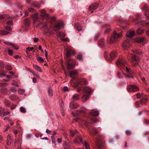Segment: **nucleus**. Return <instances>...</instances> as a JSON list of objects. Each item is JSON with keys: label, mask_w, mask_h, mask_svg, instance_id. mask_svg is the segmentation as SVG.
<instances>
[{"label": "nucleus", "mask_w": 149, "mask_h": 149, "mask_svg": "<svg viewBox=\"0 0 149 149\" xmlns=\"http://www.w3.org/2000/svg\"><path fill=\"white\" fill-rule=\"evenodd\" d=\"M122 36V34L121 33H118L115 32L110 38V40H109V43L110 44L115 43L117 42L118 39Z\"/></svg>", "instance_id": "obj_1"}, {"label": "nucleus", "mask_w": 149, "mask_h": 149, "mask_svg": "<svg viewBox=\"0 0 149 149\" xmlns=\"http://www.w3.org/2000/svg\"><path fill=\"white\" fill-rule=\"evenodd\" d=\"M126 62L123 56L120 57L116 62V64L118 67H123L125 66Z\"/></svg>", "instance_id": "obj_2"}, {"label": "nucleus", "mask_w": 149, "mask_h": 149, "mask_svg": "<svg viewBox=\"0 0 149 149\" xmlns=\"http://www.w3.org/2000/svg\"><path fill=\"white\" fill-rule=\"evenodd\" d=\"M139 60V58L135 55L132 54L131 61L132 65L134 66L136 65Z\"/></svg>", "instance_id": "obj_3"}, {"label": "nucleus", "mask_w": 149, "mask_h": 149, "mask_svg": "<svg viewBox=\"0 0 149 149\" xmlns=\"http://www.w3.org/2000/svg\"><path fill=\"white\" fill-rule=\"evenodd\" d=\"M76 64L75 61L72 59L69 60L67 62V67L68 69H73L74 67Z\"/></svg>", "instance_id": "obj_4"}, {"label": "nucleus", "mask_w": 149, "mask_h": 149, "mask_svg": "<svg viewBox=\"0 0 149 149\" xmlns=\"http://www.w3.org/2000/svg\"><path fill=\"white\" fill-rule=\"evenodd\" d=\"M127 91L129 92H135L139 90V88L136 85H129L127 87Z\"/></svg>", "instance_id": "obj_5"}, {"label": "nucleus", "mask_w": 149, "mask_h": 149, "mask_svg": "<svg viewBox=\"0 0 149 149\" xmlns=\"http://www.w3.org/2000/svg\"><path fill=\"white\" fill-rule=\"evenodd\" d=\"M86 110V109L85 107H82L81 108V109L79 111H76L75 113L72 112V113L74 116H75L76 115L78 116L80 115L82 113H84Z\"/></svg>", "instance_id": "obj_6"}, {"label": "nucleus", "mask_w": 149, "mask_h": 149, "mask_svg": "<svg viewBox=\"0 0 149 149\" xmlns=\"http://www.w3.org/2000/svg\"><path fill=\"white\" fill-rule=\"evenodd\" d=\"M63 26V24L62 22H58L56 24L53 28V29L55 31L59 30L61 27Z\"/></svg>", "instance_id": "obj_7"}, {"label": "nucleus", "mask_w": 149, "mask_h": 149, "mask_svg": "<svg viewBox=\"0 0 149 149\" xmlns=\"http://www.w3.org/2000/svg\"><path fill=\"white\" fill-rule=\"evenodd\" d=\"M143 11H145V14L147 17H149V7L146 4L144 5L143 7Z\"/></svg>", "instance_id": "obj_8"}, {"label": "nucleus", "mask_w": 149, "mask_h": 149, "mask_svg": "<svg viewBox=\"0 0 149 149\" xmlns=\"http://www.w3.org/2000/svg\"><path fill=\"white\" fill-rule=\"evenodd\" d=\"M96 119L95 118H89L86 122L85 121L84 122V123L86 125H87V123H89L91 124H93V123H95L96 122Z\"/></svg>", "instance_id": "obj_9"}, {"label": "nucleus", "mask_w": 149, "mask_h": 149, "mask_svg": "<svg viewBox=\"0 0 149 149\" xmlns=\"http://www.w3.org/2000/svg\"><path fill=\"white\" fill-rule=\"evenodd\" d=\"M74 142L75 144H79L81 143L83 144L82 139L81 138L80 136H78L74 140Z\"/></svg>", "instance_id": "obj_10"}, {"label": "nucleus", "mask_w": 149, "mask_h": 149, "mask_svg": "<svg viewBox=\"0 0 149 149\" xmlns=\"http://www.w3.org/2000/svg\"><path fill=\"white\" fill-rule=\"evenodd\" d=\"M41 13V16L42 17H46L47 19L49 18V15L46 13L45 11V10L42 9L40 10Z\"/></svg>", "instance_id": "obj_11"}, {"label": "nucleus", "mask_w": 149, "mask_h": 149, "mask_svg": "<svg viewBox=\"0 0 149 149\" xmlns=\"http://www.w3.org/2000/svg\"><path fill=\"white\" fill-rule=\"evenodd\" d=\"M7 144L8 145H10L13 142V140L10 134H8L7 137Z\"/></svg>", "instance_id": "obj_12"}, {"label": "nucleus", "mask_w": 149, "mask_h": 149, "mask_svg": "<svg viewBox=\"0 0 149 149\" xmlns=\"http://www.w3.org/2000/svg\"><path fill=\"white\" fill-rule=\"evenodd\" d=\"M79 106L77 103L72 102L70 104L69 107L70 108L72 109H76Z\"/></svg>", "instance_id": "obj_13"}, {"label": "nucleus", "mask_w": 149, "mask_h": 149, "mask_svg": "<svg viewBox=\"0 0 149 149\" xmlns=\"http://www.w3.org/2000/svg\"><path fill=\"white\" fill-rule=\"evenodd\" d=\"M98 6V3H95L91 5L89 7V10L92 11L96 9Z\"/></svg>", "instance_id": "obj_14"}, {"label": "nucleus", "mask_w": 149, "mask_h": 149, "mask_svg": "<svg viewBox=\"0 0 149 149\" xmlns=\"http://www.w3.org/2000/svg\"><path fill=\"white\" fill-rule=\"evenodd\" d=\"M38 14L37 13H35L34 14H33L32 15V17L33 18V19L34 21V23H37V20L38 19Z\"/></svg>", "instance_id": "obj_15"}, {"label": "nucleus", "mask_w": 149, "mask_h": 149, "mask_svg": "<svg viewBox=\"0 0 149 149\" xmlns=\"http://www.w3.org/2000/svg\"><path fill=\"white\" fill-rule=\"evenodd\" d=\"M134 33L135 32L134 31L130 30L127 33L126 35L127 37L131 38L134 36Z\"/></svg>", "instance_id": "obj_16"}, {"label": "nucleus", "mask_w": 149, "mask_h": 149, "mask_svg": "<svg viewBox=\"0 0 149 149\" xmlns=\"http://www.w3.org/2000/svg\"><path fill=\"white\" fill-rule=\"evenodd\" d=\"M84 92L86 93L87 94H91V88L89 87H86L84 89Z\"/></svg>", "instance_id": "obj_17"}, {"label": "nucleus", "mask_w": 149, "mask_h": 149, "mask_svg": "<svg viewBox=\"0 0 149 149\" xmlns=\"http://www.w3.org/2000/svg\"><path fill=\"white\" fill-rule=\"evenodd\" d=\"M129 43L126 40L124 41L122 45V47L124 49H126L129 47Z\"/></svg>", "instance_id": "obj_18"}, {"label": "nucleus", "mask_w": 149, "mask_h": 149, "mask_svg": "<svg viewBox=\"0 0 149 149\" xmlns=\"http://www.w3.org/2000/svg\"><path fill=\"white\" fill-rule=\"evenodd\" d=\"M74 52L72 50H69L67 51V53L66 54V57L67 58H68L71 55L74 54Z\"/></svg>", "instance_id": "obj_19"}, {"label": "nucleus", "mask_w": 149, "mask_h": 149, "mask_svg": "<svg viewBox=\"0 0 149 149\" xmlns=\"http://www.w3.org/2000/svg\"><path fill=\"white\" fill-rule=\"evenodd\" d=\"M10 17L9 15L6 14H4L3 15H0V19H3L6 20Z\"/></svg>", "instance_id": "obj_20"}, {"label": "nucleus", "mask_w": 149, "mask_h": 149, "mask_svg": "<svg viewBox=\"0 0 149 149\" xmlns=\"http://www.w3.org/2000/svg\"><path fill=\"white\" fill-rule=\"evenodd\" d=\"M89 98V96L87 95H84L82 98V100L84 102H85L87 101V100Z\"/></svg>", "instance_id": "obj_21"}, {"label": "nucleus", "mask_w": 149, "mask_h": 149, "mask_svg": "<svg viewBox=\"0 0 149 149\" xmlns=\"http://www.w3.org/2000/svg\"><path fill=\"white\" fill-rule=\"evenodd\" d=\"M89 133L91 135H94L97 133V131L96 129L93 128L91 130L89 131Z\"/></svg>", "instance_id": "obj_22"}, {"label": "nucleus", "mask_w": 149, "mask_h": 149, "mask_svg": "<svg viewBox=\"0 0 149 149\" xmlns=\"http://www.w3.org/2000/svg\"><path fill=\"white\" fill-rule=\"evenodd\" d=\"M87 83L86 80L84 79H81L79 81V84L81 85H85Z\"/></svg>", "instance_id": "obj_23"}, {"label": "nucleus", "mask_w": 149, "mask_h": 149, "mask_svg": "<svg viewBox=\"0 0 149 149\" xmlns=\"http://www.w3.org/2000/svg\"><path fill=\"white\" fill-rule=\"evenodd\" d=\"M33 68L36 70L40 72H41L42 70L41 68L37 65H33Z\"/></svg>", "instance_id": "obj_24"}, {"label": "nucleus", "mask_w": 149, "mask_h": 149, "mask_svg": "<svg viewBox=\"0 0 149 149\" xmlns=\"http://www.w3.org/2000/svg\"><path fill=\"white\" fill-rule=\"evenodd\" d=\"M90 115L93 116H97L99 115V112L97 111L93 110L90 113Z\"/></svg>", "instance_id": "obj_25"}, {"label": "nucleus", "mask_w": 149, "mask_h": 149, "mask_svg": "<svg viewBox=\"0 0 149 149\" xmlns=\"http://www.w3.org/2000/svg\"><path fill=\"white\" fill-rule=\"evenodd\" d=\"M48 93L49 97H52L53 95V90L52 88L50 87L48 89Z\"/></svg>", "instance_id": "obj_26"}, {"label": "nucleus", "mask_w": 149, "mask_h": 149, "mask_svg": "<svg viewBox=\"0 0 149 149\" xmlns=\"http://www.w3.org/2000/svg\"><path fill=\"white\" fill-rule=\"evenodd\" d=\"M74 28L77 31H81V29L80 24H77L75 25Z\"/></svg>", "instance_id": "obj_27"}, {"label": "nucleus", "mask_w": 149, "mask_h": 149, "mask_svg": "<svg viewBox=\"0 0 149 149\" xmlns=\"http://www.w3.org/2000/svg\"><path fill=\"white\" fill-rule=\"evenodd\" d=\"M4 103L5 106L7 107H9L10 105V102L8 100H5Z\"/></svg>", "instance_id": "obj_28"}, {"label": "nucleus", "mask_w": 149, "mask_h": 149, "mask_svg": "<svg viewBox=\"0 0 149 149\" xmlns=\"http://www.w3.org/2000/svg\"><path fill=\"white\" fill-rule=\"evenodd\" d=\"M96 144L99 147H100L102 146V142L100 140L97 139L96 140Z\"/></svg>", "instance_id": "obj_29"}, {"label": "nucleus", "mask_w": 149, "mask_h": 149, "mask_svg": "<svg viewBox=\"0 0 149 149\" xmlns=\"http://www.w3.org/2000/svg\"><path fill=\"white\" fill-rule=\"evenodd\" d=\"M79 98V95L77 94H74L72 97V99L74 100H78Z\"/></svg>", "instance_id": "obj_30"}, {"label": "nucleus", "mask_w": 149, "mask_h": 149, "mask_svg": "<svg viewBox=\"0 0 149 149\" xmlns=\"http://www.w3.org/2000/svg\"><path fill=\"white\" fill-rule=\"evenodd\" d=\"M77 73V71L76 70L71 71L70 72V77L73 78V76L76 74Z\"/></svg>", "instance_id": "obj_31"}, {"label": "nucleus", "mask_w": 149, "mask_h": 149, "mask_svg": "<svg viewBox=\"0 0 149 149\" xmlns=\"http://www.w3.org/2000/svg\"><path fill=\"white\" fill-rule=\"evenodd\" d=\"M109 55H110V58L111 59H113L116 56V53L114 52H111Z\"/></svg>", "instance_id": "obj_32"}, {"label": "nucleus", "mask_w": 149, "mask_h": 149, "mask_svg": "<svg viewBox=\"0 0 149 149\" xmlns=\"http://www.w3.org/2000/svg\"><path fill=\"white\" fill-rule=\"evenodd\" d=\"M144 38H137L136 39V41L138 43H140L142 42L144 40Z\"/></svg>", "instance_id": "obj_33"}, {"label": "nucleus", "mask_w": 149, "mask_h": 149, "mask_svg": "<svg viewBox=\"0 0 149 149\" xmlns=\"http://www.w3.org/2000/svg\"><path fill=\"white\" fill-rule=\"evenodd\" d=\"M9 33V32H7L5 30H0V35H6L8 34Z\"/></svg>", "instance_id": "obj_34"}, {"label": "nucleus", "mask_w": 149, "mask_h": 149, "mask_svg": "<svg viewBox=\"0 0 149 149\" xmlns=\"http://www.w3.org/2000/svg\"><path fill=\"white\" fill-rule=\"evenodd\" d=\"M99 44L101 47H102L105 44L104 40L103 39L101 40L99 42Z\"/></svg>", "instance_id": "obj_35"}, {"label": "nucleus", "mask_w": 149, "mask_h": 149, "mask_svg": "<svg viewBox=\"0 0 149 149\" xmlns=\"http://www.w3.org/2000/svg\"><path fill=\"white\" fill-rule=\"evenodd\" d=\"M36 59L40 63L43 62L44 59L40 56H38L36 57Z\"/></svg>", "instance_id": "obj_36"}, {"label": "nucleus", "mask_w": 149, "mask_h": 149, "mask_svg": "<svg viewBox=\"0 0 149 149\" xmlns=\"http://www.w3.org/2000/svg\"><path fill=\"white\" fill-rule=\"evenodd\" d=\"M146 98H143L140 100V103L141 104H144L146 103Z\"/></svg>", "instance_id": "obj_37"}, {"label": "nucleus", "mask_w": 149, "mask_h": 149, "mask_svg": "<svg viewBox=\"0 0 149 149\" xmlns=\"http://www.w3.org/2000/svg\"><path fill=\"white\" fill-rule=\"evenodd\" d=\"M11 75H8L5 79H3V80L5 81H8L10 80L11 77Z\"/></svg>", "instance_id": "obj_38"}, {"label": "nucleus", "mask_w": 149, "mask_h": 149, "mask_svg": "<svg viewBox=\"0 0 149 149\" xmlns=\"http://www.w3.org/2000/svg\"><path fill=\"white\" fill-rule=\"evenodd\" d=\"M85 146L86 149H88L89 148V146L88 143L86 141H84L83 144H82Z\"/></svg>", "instance_id": "obj_39"}, {"label": "nucleus", "mask_w": 149, "mask_h": 149, "mask_svg": "<svg viewBox=\"0 0 149 149\" xmlns=\"http://www.w3.org/2000/svg\"><path fill=\"white\" fill-rule=\"evenodd\" d=\"M77 133V131L76 130H70V134L71 136H73L75 134Z\"/></svg>", "instance_id": "obj_40"}, {"label": "nucleus", "mask_w": 149, "mask_h": 149, "mask_svg": "<svg viewBox=\"0 0 149 149\" xmlns=\"http://www.w3.org/2000/svg\"><path fill=\"white\" fill-rule=\"evenodd\" d=\"M144 30L139 29L137 30V32L138 34H140L144 32Z\"/></svg>", "instance_id": "obj_41"}, {"label": "nucleus", "mask_w": 149, "mask_h": 149, "mask_svg": "<svg viewBox=\"0 0 149 149\" xmlns=\"http://www.w3.org/2000/svg\"><path fill=\"white\" fill-rule=\"evenodd\" d=\"M126 135L128 136H130L131 135L132 132L131 131L129 130H127L125 132Z\"/></svg>", "instance_id": "obj_42"}, {"label": "nucleus", "mask_w": 149, "mask_h": 149, "mask_svg": "<svg viewBox=\"0 0 149 149\" xmlns=\"http://www.w3.org/2000/svg\"><path fill=\"white\" fill-rule=\"evenodd\" d=\"M18 92L19 94H22L25 92V91L23 89H19L18 91Z\"/></svg>", "instance_id": "obj_43"}, {"label": "nucleus", "mask_w": 149, "mask_h": 149, "mask_svg": "<svg viewBox=\"0 0 149 149\" xmlns=\"http://www.w3.org/2000/svg\"><path fill=\"white\" fill-rule=\"evenodd\" d=\"M8 84L7 83H1L0 84V87H5L7 86Z\"/></svg>", "instance_id": "obj_44"}, {"label": "nucleus", "mask_w": 149, "mask_h": 149, "mask_svg": "<svg viewBox=\"0 0 149 149\" xmlns=\"http://www.w3.org/2000/svg\"><path fill=\"white\" fill-rule=\"evenodd\" d=\"M37 22H38L36 24L34 23V25H36V27H38V26H39L41 24H42V22H41L40 21L37 20Z\"/></svg>", "instance_id": "obj_45"}, {"label": "nucleus", "mask_w": 149, "mask_h": 149, "mask_svg": "<svg viewBox=\"0 0 149 149\" xmlns=\"http://www.w3.org/2000/svg\"><path fill=\"white\" fill-rule=\"evenodd\" d=\"M10 112L8 111H7L6 112H2V113L1 112V110H0V114H3V116H6L10 113Z\"/></svg>", "instance_id": "obj_46"}, {"label": "nucleus", "mask_w": 149, "mask_h": 149, "mask_svg": "<svg viewBox=\"0 0 149 149\" xmlns=\"http://www.w3.org/2000/svg\"><path fill=\"white\" fill-rule=\"evenodd\" d=\"M5 28L6 29L9 31H11L12 30L10 26H5Z\"/></svg>", "instance_id": "obj_47"}, {"label": "nucleus", "mask_w": 149, "mask_h": 149, "mask_svg": "<svg viewBox=\"0 0 149 149\" xmlns=\"http://www.w3.org/2000/svg\"><path fill=\"white\" fill-rule=\"evenodd\" d=\"M20 109L22 112L25 113L26 112V109L23 107H21L20 108Z\"/></svg>", "instance_id": "obj_48"}, {"label": "nucleus", "mask_w": 149, "mask_h": 149, "mask_svg": "<svg viewBox=\"0 0 149 149\" xmlns=\"http://www.w3.org/2000/svg\"><path fill=\"white\" fill-rule=\"evenodd\" d=\"M16 96L15 95H10L9 96V98L10 99L12 100H15V98H16Z\"/></svg>", "instance_id": "obj_49"}, {"label": "nucleus", "mask_w": 149, "mask_h": 149, "mask_svg": "<svg viewBox=\"0 0 149 149\" xmlns=\"http://www.w3.org/2000/svg\"><path fill=\"white\" fill-rule=\"evenodd\" d=\"M34 49V48L32 47H27L26 48V52H30V51H31L32 50H33Z\"/></svg>", "instance_id": "obj_50"}, {"label": "nucleus", "mask_w": 149, "mask_h": 149, "mask_svg": "<svg viewBox=\"0 0 149 149\" xmlns=\"http://www.w3.org/2000/svg\"><path fill=\"white\" fill-rule=\"evenodd\" d=\"M5 68L6 70H11L12 69L11 66L7 65L5 67Z\"/></svg>", "instance_id": "obj_51"}, {"label": "nucleus", "mask_w": 149, "mask_h": 149, "mask_svg": "<svg viewBox=\"0 0 149 149\" xmlns=\"http://www.w3.org/2000/svg\"><path fill=\"white\" fill-rule=\"evenodd\" d=\"M9 89L10 91H13V92L16 91V88L15 87H9Z\"/></svg>", "instance_id": "obj_52"}, {"label": "nucleus", "mask_w": 149, "mask_h": 149, "mask_svg": "<svg viewBox=\"0 0 149 149\" xmlns=\"http://www.w3.org/2000/svg\"><path fill=\"white\" fill-rule=\"evenodd\" d=\"M11 85H12L15 86L17 87H18L19 86L17 82L15 81H14L13 82L11 83Z\"/></svg>", "instance_id": "obj_53"}, {"label": "nucleus", "mask_w": 149, "mask_h": 149, "mask_svg": "<svg viewBox=\"0 0 149 149\" xmlns=\"http://www.w3.org/2000/svg\"><path fill=\"white\" fill-rule=\"evenodd\" d=\"M57 36H65V34L63 33H62V32H59L58 33H57Z\"/></svg>", "instance_id": "obj_54"}, {"label": "nucleus", "mask_w": 149, "mask_h": 149, "mask_svg": "<svg viewBox=\"0 0 149 149\" xmlns=\"http://www.w3.org/2000/svg\"><path fill=\"white\" fill-rule=\"evenodd\" d=\"M43 27L45 29H46L48 31L49 30V29L47 27V23L45 24Z\"/></svg>", "instance_id": "obj_55"}, {"label": "nucleus", "mask_w": 149, "mask_h": 149, "mask_svg": "<svg viewBox=\"0 0 149 149\" xmlns=\"http://www.w3.org/2000/svg\"><path fill=\"white\" fill-rule=\"evenodd\" d=\"M1 91L3 93H5L7 91V88H5V87L2 88L1 89Z\"/></svg>", "instance_id": "obj_56"}, {"label": "nucleus", "mask_w": 149, "mask_h": 149, "mask_svg": "<svg viewBox=\"0 0 149 149\" xmlns=\"http://www.w3.org/2000/svg\"><path fill=\"white\" fill-rule=\"evenodd\" d=\"M77 57V59L79 60H81L82 59V56L81 55H78Z\"/></svg>", "instance_id": "obj_57"}, {"label": "nucleus", "mask_w": 149, "mask_h": 149, "mask_svg": "<svg viewBox=\"0 0 149 149\" xmlns=\"http://www.w3.org/2000/svg\"><path fill=\"white\" fill-rule=\"evenodd\" d=\"M11 46H13L15 49H19V47L14 44L12 43Z\"/></svg>", "instance_id": "obj_58"}, {"label": "nucleus", "mask_w": 149, "mask_h": 149, "mask_svg": "<svg viewBox=\"0 0 149 149\" xmlns=\"http://www.w3.org/2000/svg\"><path fill=\"white\" fill-rule=\"evenodd\" d=\"M36 136L38 138L40 136V137H41L42 136V134L40 133H37L35 134Z\"/></svg>", "instance_id": "obj_59"}, {"label": "nucleus", "mask_w": 149, "mask_h": 149, "mask_svg": "<svg viewBox=\"0 0 149 149\" xmlns=\"http://www.w3.org/2000/svg\"><path fill=\"white\" fill-rule=\"evenodd\" d=\"M13 23V21L12 20H10L8 21L6 23L7 24H8V25H11Z\"/></svg>", "instance_id": "obj_60"}, {"label": "nucleus", "mask_w": 149, "mask_h": 149, "mask_svg": "<svg viewBox=\"0 0 149 149\" xmlns=\"http://www.w3.org/2000/svg\"><path fill=\"white\" fill-rule=\"evenodd\" d=\"M4 67L3 63L2 62H0V68H3Z\"/></svg>", "instance_id": "obj_61"}, {"label": "nucleus", "mask_w": 149, "mask_h": 149, "mask_svg": "<svg viewBox=\"0 0 149 149\" xmlns=\"http://www.w3.org/2000/svg\"><path fill=\"white\" fill-rule=\"evenodd\" d=\"M8 54L11 56H12L13 55V51L10 49H9L8 50Z\"/></svg>", "instance_id": "obj_62"}, {"label": "nucleus", "mask_w": 149, "mask_h": 149, "mask_svg": "<svg viewBox=\"0 0 149 149\" xmlns=\"http://www.w3.org/2000/svg\"><path fill=\"white\" fill-rule=\"evenodd\" d=\"M9 128V126L8 125H6L5 126V129L4 130V132L7 131Z\"/></svg>", "instance_id": "obj_63"}, {"label": "nucleus", "mask_w": 149, "mask_h": 149, "mask_svg": "<svg viewBox=\"0 0 149 149\" xmlns=\"http://www.w3.org/2000/svg\"><path fill=\"white\" fill-rule=\"evenodd\" d=\"M16 107V105H14V104H12L11 105V107H10V109L11 110H13L14 109H15Z\"/></svg>", "instance_id": "obj_64"}]
</instances>
